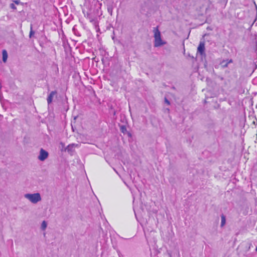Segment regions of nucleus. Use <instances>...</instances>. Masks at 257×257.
Wrapping results in <instances>:
<instances>
[{
    "instance_id": "nucleus-1",
    "label": "nucleus",
    "mask_w": 257,
    "mask_h": 257,
    "mask_svg": "<svg viewBox=\"0 0 257 257\" xmlns=\"http://www.w3.org/2000/svg\"><path fill=\"white\" fill-rule=\"evenodd\" d=\"M154 46L156 47L161 46L166 44V42L163 41L161 39V32L158 27L154 28Z\"/></svg>"
},
{
    "instance_id": "nucleus-2",
    "label": "nucleus",
    "mask_w": 257,
    "mask_h": 257,
    "mask_svg": "<svg viewBox=\"0 0 257 257\" xmlns=\"http://www.w3.org/2000/svg\"><path fill=\"white\" fill-rule=\"evenodd\" d=\"M24 197L34 204H36L41 200V195L39 193L33 194L27 193L24 195Z\"/></svg>"
},
{
    "instance_id": "nucleus-3",
    "label": "nucleus",
    "mask_w": 257,
    "mask_h": 257,
    "mask_svg": "<svg viewBox=\"0 0 257 257\" xmlns=\"http://www.w3.org/2000/svg\"><path fill=\"white\" fill-rule=\"evenodd\" d=\"M48 155L49 154L46 151L43 149H41L40 151V154L38 156V159L41 161H44L48 158Z\"/></svg>"
},
{
    "instance_id": "nucleus-4",
    "label": "nucleus",
    "mask_w": 257,
    "mask_h": 257,
    "mask_svg": "<svg viewBox=\"0 0 257 257\" xmlns=\"http://www.w3.org/2000/svg\"><path fill=\"white\" fill-rule=\"evenodd\" d=\"M197 52L201 55H205V44L203 42H200L198 48Z\"/></svg>"
},
{
    "instance_id": "nucleus-5",
    "label": "nucleus",
    "mask_w": 257,
    "mask_h": 257,
    "mask_svg": "<svg viewBox=\"0 0 257 257\" xmlns=\"http://www.w3.org/2000/svg\"><path fill=\"white\" fill-rule=\"evenodd\" d=\"M57 94V92L56 90L52 91L50 92V93L49 94L47 98V101L48 105L52 103L54 96L56 95Z\"/></svg>"
},
{
    "instance_id": "nucleus-6",
    "label": "nucleus",
    "mask_w": 257,
    "mask_h": 257,
    "mask_svg": "<svg viewBox=\"0 0 257 257\" xmlns=\"http://www.w3.org/2000/svg\"><path fill=\"white\" fill-rule=\"evenodd\" d=\"M232 59H227V60H223L221 61L220 63V64L221 65V67L223 68H226L228 66V65L229 63H232Z\"/></svg>"
},
{
    "instance_id": "nucleus-7",
    "label": "nucleus",
    "mask_w": 257,
    "mask_h": 257,
    "mask_svg": "<svg viewBox=\"0 0 257 257\" xmlns=\"http://www.w3.org/2000/svg\"><path fill=\"white\" fill-rule=\"evenodd\" d=\"M2 55H3V61L4 63H6L7 61L8 54L6 50L4 49L2 51Z\"/></svg>"
},
{
    "instance_id": "nucleus-8",
    "label": "nucleus",
    "mask_w": 257,
    "mask_h": 257,
    "mask_svg": "<svg viewBox=\"0 0 257 257\" xmlns=\"http://www.w3.org/2000/svg\"><path fill=\"white\" fill-rule=\"evenodd\" d=\"M225 223H226L225 216L223 214H222L221 216V224H220L221 227H223L225 225Z\"/></svg>"
},
{
    "instance_id": "nucleus-9",
    "label": "nucleus",
    "mask_w": 257,
    "mask_h": 257,
    "mask_svg": "<svg viewBox=\"0 0 257 257\" xmlns=\"http://www.w3.org/2000/svg\"><path fill=\"white\" fill-rule=\"evenodd\" d=\"M72 31L75 35L77 36H80L81 35L80 33L78 31V30L76 28V26H74L72 29Z\"/></svg>"
},
{
    "instance_id": "nucleus-10",
    "label": "nucleus",
    "mask_w": 257,
    "mask_h": 257,
    "mask_svg": "<svg viewBox=\"0 0 257 257\" xmlns=\"http://www.w3.org/2000/svg\"><path fill=\"white\" fill-rule=\"evenodd\" d=\"M47 223L46 221H43L41 224V228L42 230H45L47 227Z\"/></svg>"
},
{
    "instance_id": "nucleus-11",
    "label": "nucleus",
    "mask_w": 257,
    "mask_h": 257,
    "mask_svg": "<svg viewBox=\"0 0 257 257\" xmlns=\"http://www.w3.org/2000/svg\"><path fill=\"white\" fill-rule=\"evenodd\" d=\"M35 34V32L33 30V25L31 24L30 25V32L29 33V37L32 38Z\"/></svg>"
},
{
    "instance_id": "nucleus-12",
    "label": "nucleus",
    "mask_w": 257,
    "mask_h": 257,
    "mask_svg": "<svg viewBox=\"0 0 257 257\" xmlns=\"http://www.w3.org/2000/svg\"><path fill=\"white\" fill-rule=\"evenodd\" d=\"M10 7L11 8V9H13V10H16L17 9V8L15 6V4H13V3H12L10 4Z\"/></svg>"
},
{
    "instance_id": "nucleus-13",
    "label": "nucleus",
    "mask_w": 257,
    "mask_h": 257,
    "mask_svg": "<svg viewBox=\"0 0 257 257\" xmlns=\"http://www.w3.org/2000/svg\"><path fill=\"white\" fill-rule=\"evenodd\" d=\"M13 2L16 5H19L21 3V2L19 0H15V1H14Z\"/></svg>"
},
{
    "instance_id": "nucleus-14",
    "label": "nucleus",
    "mask_w": 257,
    "mask_h": 257,
    "mask_svg": "<svg viewBox=\"0 0 257 257\" xmlns=\"http://www.w3.org/2000/svg\"><path fill=\"white\" fill-rule=\"evenodd\" d=\"M165 102L168 105H170V101L166 98H165Z\"/></svg>"
},
{
    "instance_id": "nucleus-15",
    "label": "nucleus",
    "mask_w": 257,
    "mask_h": 257,
    "mask_svg": "<svg viewBox=\"0 0 257 257\" xmlns=\"http://www.w3.org/2000/svg\"><path fill=\"white\" fill-rule=\"evenodd\" d=\"M121 130L122 133H124V131H126V130L125 127L124 126H121Z\"/></svg>"
},
{
    "instance_id": "nucleus-16",
    "label": "nucleus",
    "mask_w": 257,
    "mask_h": 257,
    "mask_svg": "<svg viewBox=\"0 0 257 257\" xmlns=\"http://www.w3.org/2000/svg\"><path fill=\"white\" fill-rule=\"evenodd\" d=\"M108 12L109 13H110V14H111V15H112V9H110V8H108Z\"/></svg>"
},
{
    "instance_id": "nucleus-17",
    "label": "nucleus",
    "mask_w": 257,
    "mask_h": 257,
    "mask_svg": "<svg viewBox=\"0 0 257 257\" xmlns=\"http://www.w3.org/2000/svg\"><path fill=\"white\" fill-rule=\"evenodd\" d=\"M90 22L91 23L95 22L93 19H90Z\"/></svg>"
},
{
    "instance_id": "nucleus-18",
    "label": "nucleus",
    "mask_w": 257,
    "mask_h": 257,
    "mask_svg": "<svg viewBox=\"0 0 257 257\" xmlns=\"http://www.w3.org/2000/svg\"><path fill=\"white\" fill-rule=\"evenodd\" d=\"M69 147H70V145L67 147V149L68 151H69Z\"/></svg>"
},
{
    "instance_id": "nucleus-19",
    "label": "nucleus",
    "mask_w": 257,
    "mask_h": 257,
    "mask_svg": "<svg viewBox=\"0 0 257 257\" xmlns=\"http://www.w3.org/2000/svg\"><path fill=\"white\" fill-rule=\"evenodd\" d=\"M255 250L257 251V246L255 248Z\"/></svg>"
}]
</instances>
